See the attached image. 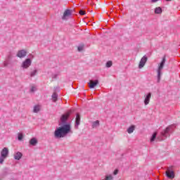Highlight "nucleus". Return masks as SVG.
<instances>
[{
    "label": "nucleus",
    "instance_id": "9d476101",
    "mask_svg": "<svg viewBox=\"0 0 180 180\" xmlns=\"http://www.w3.org/2000/svg\"><path fill=\"white\" fill-rule=\"evenodd\" d=\"M98 84H99L98 80H90V82L89 83V87L92 89L95 88V86H96V85H98Z\"/></svg>",
    "mask_w": 180,
    "mask_h": 180
},
{
    "label": "nucleus",
    "instance_id": "cd10ccee",
    "mask_svg": "<svg viewBox=\"0 0 180 180\" xmlns=\"http://www.w3.org/2000/svg\"><path fill=\"white\" fill-rule=\"evenodd\" d=\"M79 15H81L82 16H83V15H85V11H82V10H80L79 11Z\"/></svg>",
    "mask_w": 180,
    "mask_h": 180
},
{
    "label": "nucleus",
    "instance_id": "5701e85b",
    "mask_svg": "<svg viewBox=\"0 0 180 180\" xmlns=\"http://www.w3.org/2000/svg\"><path fill=\"white\" fill-rule=\"evenodd\" d=\"M4 67H8V65H9V60L8 59H7L6 60H5L4 62Z\"/></svg>",
    "mask_w": 180,
    "mask_h": 180
},
{
    "label": "nucleus",
    "instance_id": "dca6fc26",
    "mask_svg": "<svg viewBox=\"0 0 180 180\" xmlns=\"http://www.w3.org/2000/svg\"><path fill=\"white\" fill-rule=\"evenodd\" d=\"M41 106L39 105H37L34 107L33 112L34 113H37L40 112Z\"/></svg>",
    "mask_w": 180,
    "mask_h": 180
},
{
    "label": "nucleus",
    "instance_id": "b1692460",
    "mask_svg": "<svg viewBox=\"0 0 180 180\" xmlns=\"http://www.w3.org/2000/svg\"><path fill=\"white\" fill-rule=\"evenodd\" d=\"M77 50L78 51H82V50H84V44L79 46Z\"/></svg>",
    "mask_w": 180,
    "mask_h": 180
},
{
    "label": "nucleus",
    "instance_id": "f257e3e1",
    "mask_svg": "<svg viewBox=\"0 0 180 180\" xmlns=\"http://www.w3.org/2000/svg\"><path fill=\"white\" fill-rule=\"evenodd\" d=\"M72 112L68 111L65 114L63 115L60 117V123L63 124L62 127L57 128L55 130L54 136L56 139H61L63 137H65L68 133H72L71 131V125L67 123L68 120V117H70V115H71Z\"/></svg>",
    "mask_w": 180,
    "mask_h": 180
},
{
    "label": "nucleus",
    "instance_id": "a878e982",
    "mask_svg": "<svg viewBox=\"0 0 180 180\" xmlns=\"http://www.w3.org/2000/svg\"><path fill=\"white\" fill-rule=\"evenodd\" d=\"M113 179V176L112 175H108L105 176V180H112Z\"/></svg>",
    "mask_w": 180,
    "mask_h": 180
},
{
    "label": "nucleus",
    "instance_id": "6e6552de",
    "mask_svg": "<svg viewBox=\"0 0 180 180\" xmlns=\"http://www.w3.org/2000/svg\"><path fill=\"white\" fill-rule=\"evenodd\" d=\"M148 58L147 56H144L140 60L139 68H143L144 65H146V63H147Z\"/></svg>",
    "mask_w": 180,
    "mask_h": 180
},
{
    "label": "nucleus",
    "instance_id": "2eb2a0df",
    "mask_svg": "<svg viewBox=\"0 0 180 180\" xmlns=\"http://www.w3.org/2000/svg\"><path fill=\"white\" fill-rule=\"evenodd\" d=\"M30 144L31 146H36V144H37V139H36V138L31 139L30 141Z\"/></svg>",
    "mask_w": 180,
    "mask_h": 180
},
{
    "label": "nucleus",
    "instance_id": "7c9ffc66",
    "mask_svg": "<svg viewBox=\"0 0 180 180\" xmlns=\"http://www.w3.org/2000/svg\"><path fill=\"white\" fill-rule=\"evenodd\" d=\"M155 2H158V0H152L151 1L152 4H155Z\"/></svg>",
    "mask_w": 180,
    "mask_h": 180
},
{
    "label": "nucleus",
    "instance_id": "bb28decb",
    "mask_svg": "<svg viewBox=\"0 0 180 180\" xmlns=\"http://www.w3.org/2000/svg\"><path fill=\"white\" fill-rule=\"evenodd\" d=\"M37 88H36V86H31V89H30V91L31 92H34L35 91H37Z\"/></svg>",
    "mask_w": 180,
    "mask_h": 180
},
{
    "label": "nucleus",
    "instance_id": "f3484780",
    "mask_svg": "<svg viewBox=\"0 0 180 180\" xmlns=\"http://www.w3.org/2000/svg\"><path fill=\"white\" fill-rule=\"evenodd\" d=\"M162 13V8H161V7H157L155 9V13H156L157 15H160V13Z\"/></svg>",
    "mask_w": 180,
    "mask_h": 180
},
{
    "label": "nucleus",
    "instance_id": "f704fd0d",
    "mask_svg": "<svg viewBox=\"0 0 180 180\" xmlns=\"http://www.w3.org/2000/svg\"><path fill=\"white\" fill-rule=\"evenodd\" d=\"M57 77V75H55V77Z\"/></svg>",
    "mask_w": 180,
    "mask_h": 180
},
{
    "label": "nucleus",
    "instance_id": "c85d7f7f",
    "mask_svg": "<svg viewBox=\"0 0 180 180\" xmlns=\"http://www.w3.org/2000/svg\"><path fill=\"white\" fill-rule=\"evenodd\" d=\"M114 175H117V174H119V170L118 169H115L113 172Z\"/></svg>",
    "mask_w": 180,
    "mask_h": 180
},
{
    "label": "nucleus",
    "instance_id": "f03ea898",
    "mask_svg": "<svg viewBox=\"0 0 180 180\" xmlns=\"http://www.w3.org/2000/svg\"><path fill=\"white\" fill-rule=\"evenodd\" d=\"M171 130H172V126L167 127L163 131L160 133V135L158 136V140L159 141H162V140H165L167 137H169L171 136Z\"/></svg>",
    "mask_w": 180,
    "mask_h": 180
},
{
    "label": "nucleus",
    "instance_id": "39448f33",
    "mask_svg": "<svg viewBox=\"0 0 180 180\" xmlns=\"http://www.w3.org/2000/svg\"><path fill=\"white\" fill-rule=\"evenodd\" d=\"M31 65L32 60L30 58H27L22 62L21 67L22 68H23V70H27V68H29V67H30Z\"/></svg>",
    "mask_w": 180,
    "mask_h": 180
},
{
    "label": "nucleus",
    "instance_id": "f8f14e48",
    "mask_svg": "<svg viewBox=\"0 0 180 180\" xmlns=\"http://www.w3.org/2000/svg\"><path fill=\"white\" fill-rule=\"evenodd\" d=\"M151 99V93H148L146 96H145V100H144V105H147L148 103H150V100Z\"/></svg>",
    "mask_w": 180,
    "mask_h": 180
},
{
    "label": "nucleus",
    "instance_id": "aec40b11",
    "mask_svg": "<svg viewBox=\"0 0 180 180\" xmlns=\"http://www.w3.org/2000/svg\"><path fill=\"white\" fill-rule=\"evenodd\" d=\"M157 139V132H154L150 139V141L153 142Z\"/></svg>",
    "mask_w": 180,
    "mask_h": 180
},
{
    "label": "nucleus",
    "instance_id": "423d86ee",
    "mask_svg": "<svg viewBox=\"0 0 180 180\" xmlns=\"http://www.w3.org/2000/svg\"><path fill=\"white\" fill-rule=\"evenodd\" d=\"M72 15V11L70 9H67L63 13V16L62 17L63 20H67L68 18H71Z\"/></svg>",
    "mask_w": 180,
    "mask_h": 180
},
{
    "label": "nucleus",
    "instance_id": "4be33fe9",
    "mask_svg": "<svg viewBox=\"0 0 180 180\" xmlns=\"http://www.w3.org/2000/svg\"><path fill=\"white\" fill-rule=\"evenodd\" d=\"M18 140H19L20 141H22V140H23V134L19 133V134H18Z\"/></svg>",
    "mask_w": 180,
    "mask_h": 180
},
{
    "label": "nucleus",
    "instance_id": "c756f323",
    "mask_svg": "<svg viewBox=\"0 0 180 180\" xmlns=\"http://www.w3.org/2000/svg\"><path fill=\"white\" fill-rule=\"evenodd\" d=\"M4 161H5V159H4V158H1L0 159V164H4Z\"/></svg>",
    "mask_w": 180,
    "mask_h": 180
},
{
    "label": "nucleus",
    "instance_id": "1a4fd4ad",
    "mask_svg": "<svg viewBox=\"0 0 180 180\" xmlns=\"http://www.w3.org/2000/svg\"><path fill=\"white\" fill-rule=\"evenodd\" d=\"M8 154H9V150H8V148H4L1 152V158L5 160V158L8 157Z\"/></svg>",
    "mask_w": 180,
    "mask_h": 180
},
{
    "label": "nucleus",
    "instance_id": "473e14b6",
    "mask_svg": "<svg viewBox=\"0 0 180 180\" xmlns=\"http://www.w3.org/2000/svg\"><path fill=\"white\" fill-rule=\"evenodd\" d=\"M167 1V2H171V1H172V0H166Z\"/></svg>",
    "mask_w": 180,
    "mask_h": 180
},
{
    "label": "nucleus",
    "instance_id": "72a5a7b5",
    "mask_svg": "<svg viewBox=\"0 0 180 180\" xmlns=\"http://www.w3.org/2000/svg\"><path fill=\"white\" fill-rule=\"evenodd\" d=\"M11 58V55L10 56H8V58Z\"/></svg>",
    "mask_w": 180,
    "mask_h": 180
},
{
    "label": "nucleus",
    "instance_id": "393cba45",
    "mask_svg": "<svg viewBox=\"0 0 180 180\" xmlns=\"http://www.w3.org/2000/svg\"><path fill=\"white\" fill-rule=\"evenodd\" d=\"M36 74H37V70H34V71H32L30 74V77H34V75H36Z\"/></svg>",
    "mask_w": 180,
    "mask_h": 180
},
{
    "label": "nucleus",
    "instance_id": "20e7f679",
    "mask_svg": "<svg viewBox=\"0 0 180 180\" xmlns=\"http://www.w3.org/2000/svg\"><path fill=\"white\" fill-rule=\"evenodd\" d=\"M166 176L169 179H174V178H175V172H174L172 167L167 168Z\"/></svg>",
    "mask_w": 180,
    "mask_h": 180
},
{
    "label": "nucleus",
    "instance_id": "9b49d317",
    "mask_svg": "<svg viewBox=\"0 0 180 180\" xmlns=\"http://www.w3.org/2000/svg\"><path fill=\"white\" fill-rule=\"evenodd\" d=\"M80 122H81V116L77 113L76 115V120H75V129H78Z\"/></svg>",
    "mask_w": 180,
    "mask_h": 180
},
{
    "label": "nucleus",
    "instance_id": "2f4dec72",
    "mask_svg": "<svg viewBox=\"0 0 180 180\" xmlns=\"http://www.w3.org/2000/svg\"><path fill=\"white\" fill-rule=\"evenodd\" d=\"M30 57L31 58H33L34 56L33 55L30 54Z\"/></svg>",
    "mask_w": 180,
    "mask_h": 180
},
{
    "label": "nucleus",
    "instance_id": "7ed1b4c3",
    "mask_svg": "<svg viewBox=\"0 0 180 180\" xmlns=\"http://www.w3.org/2000/svg\"><path fill=\"white\" fill-rule=\"evenodd\" d=\"M167 61V59L165 56L162 58V60L161 63L159 65V67L158 68L157 72H158V82H160L161 81V71H162V69L164 68V65H165V62Z\"/></svg>",
    "mask_w": 180,
    "mask_h": 180
},
{
    "label": "nucleus",
    "instance_id": "412c9836",
    "mask_svg": "<svg viewBox=\"0 0 180 180\" xmlns=\"http://www.w3.org/2000/svg\"><path fill=\"white\" fill-rule=\"evenodd\" d=\"M112 61L111 60H108L106 63L105 67H107V68H110V67H112Z\"/></svg>",
    "mask_w": 180,
    "mask_h": 180
},
{
    "label": "nucleus",
    "instance_id": "6ab92c4d",
    "mask_svg": "<svg viewBox=\"0 0 180 180\" xmlns=\"http://www.w3.org/2000/svg\"><path fill=\"white\" fill-rule=\"evenodd\" d=\"M57 98H58V96L57 95V93L54 92L52 95V100L53 102H57Z\"/></svg>",
    "mask_w": 180,
    "mask_h": 180
},
{
    "label": "nucleus",
    "instance_id": "0eeeda50",
    "mask_svg": "<svg viewBox=\"0 0 180 180\" xmlns=\"http://www.w3.org/2000/svg\"><path fill=\"white\" fill-rule=\"evenodd\" d=\"M27 55V51L25 49L18 51L16 54L18 58H25V56Z\"/></svg>",
    "mask_w": 180,
    "mask_h": 180
},
{
    "label": "nucleus",
    "instance_id": "a211bd4d",
    "mask_svg": "<svg viewBox=\"0 0 180 180\" xmlns=\"http://www.w3.org/2000/svg\"><path fill=\"white\" fill-rule=\"evenodd\" d=\"M91 126H92V128H93V129H95V128L99 127V120H96V121L92 123V125H91Z\"/></svg>",
    "mask_w": 180,
    "mask_h": 180
},
{
    "label": "nucleus",
    "instance_id": "4468645a",
    "mask_svg": "<svg viewBox=\"0 0 180 180\" xmlns=\"http://www.w3.org/2000/svg\"><path fill=\"white\" fill-rule=\"evenodd\" d=\"M134 129H136V127L134 125L129 127L127 129V133H129V134H131V133L134 131Z\"/></svg>",
    "mask_w": 180,
    "mask_h": 180
},
{
    "label": "nucleus",
    "instance_id": "ddd939ff",
    "mask_svg": "<svg viewBox=\"0 0 180 180\" xmlns=\"http://www.w3.org/2000/svg\"><path fill=\"white\" fill-rule=\"evenodd\" d=\"M22 155H23L22 154V153H20V152H17V153L14 155V158H15V160H17L19 161V160H20V158H22Z\"/></svg>",
    "mask_w": 180,
    "mask_h": 180
}]
</instances>
